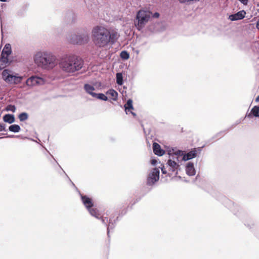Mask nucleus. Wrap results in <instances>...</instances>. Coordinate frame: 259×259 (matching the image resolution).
<instances>
[{"label": "nucleus", "instance_id": "nucleus-1", "mask_svg": "<svg viewBox=\"0 0 259 259\" xmlns=\"http://www.w3.org/2000/svg\"><path fill=\"white\" fill-rule=\"evenodd\" d=\"M34 61L39 67L47 70L53 69L58 63L56 56L49 51L37 52Z\"/></svg>", "mask_w": 259, "mask_h": 259}, {"label": "nucleus", "instance_id": "nucleus-2", "mask_svg": "<svg viewBox=\"0 0 259 259\" xmlns=\"http://www.w3.org/2000/svg\"><path fill=\"white\" fill-rule=\"evenodd\" d=\"M59 65L63 72L72 73L82 68L83 60L75 55H67L61 58Z\"/></svg>", "mask_w": 259, "mask_h": 259}, {"label": "nucleus", "instance_id": "nucleus-3", "mask_svg": "<svg viewBox=\"0 0 259 259\" xmlns=\"http://www.w3.org/2000/svg\"><path fill=\"white\" fill-rule=\"evenodd\" d=\"M108 30L102 26H96L92 30V36L94 43L101 48L109 44Z\"/></svg>", "mask_w": 259, "mask_h": 259}, {"label": "nucleus", "instance_id": "nucleus-4", "mask_svg": "<svg viewBox=\"0 0 259 259\" xmlns=\"http://www.w3.org/2000/svg\"><path fill=\"white\" fill-rule=\"evenodd\" d=\"M152 16V13L149 11L139 10L137 14L135 20V25L138 30H141L149 22Z\"/></svg>", "mask_w": 259, "mask_h": 259}, {"label": "nucleus", "instance_id": "nucleus-5", "mask_svg": "<svg viewBox=\"0 0 259 259\" xmlns=\"http://www.w3.org/2000/svg\"><path fill=\"white\" fill-rule=\"evenodd\" d=\"M2 78L9 84H18L21 82L23 77L9 69H5L2 73Z\"/></svg>", "mask_w": 259, "mask_h": 259}, {"label": "nucleus", "instance_id": "nucleus-6", "mask_svg": "<svg viewBox=\"0 0 259 259\" xmlns=\"http://www.w3.org/2000/svg\"><path fill=\"white\" fill-rule=\"evenodd\" d=\"M80 195L82 203L88 209L90 214L96 218H98L100 215V212L97 208L93 207L94 203L92 199L87 195L82 194H80Z\"/></svg>", "mask_w": 259, "mask_h": 259}, {"label": "nucleus", "instance_id": "nucleus-7", "mask_svg": "<svg viewBox=\"0 0 259 259\" xmlns=\"http://www.w3.org/2000/svg\"><path fill=\"white\" fill-rule=\"evenodd\" d=\"M89 40V32L83 30L81 33L72 34L70 36L69 41L73 44H82L88 42Z\"/></svg>", "mask_w": 259, "mask_h": 259}, {"label": "nucleus", "instance_id": "nucleus-8", "mask_svg": "<svg viewBox=\"0 0 259 259\" xmlns=\"http://www.w3.org/2000/svg\"><path fill=\"white\" fill-rule=\"evenodd\" d=\"M160 171L158 168H153L149 173L147 180V184L149 186L154 185L159 179Z\"/></svg>", "mask_w": 259, "mask_h": 259}, {"label": "nucleus", "instance_id": "nucleus-9", "mask_svg": "<svg viewBox=\"0 0 259 259\" xmlns=\"http://www.w3.org/2000/svg\"><path fill=\"white\" fill-rule=\"evenodd\" d=\"M46 82L45 78L38 76H32L28 78L26 83L28 86L33 87L36 85H42Z\"/></svg>", "mask_w": 259, "mask_h": 259}, {"label": "nucleus", "instance_id": "nucleus-10", "mask_svg": "<svg viewBox=\"0 0 259 259\" xmlns=\"http://www.w3.org/2000/svg\"><path fill=\"white\" fill-rule=\"evenodd\" d=\"M165 165L168 171H176V174H177V170L180 165L175 160H172L171 158L169 159Z\"/></svg>", "mask_w": 259, "mask_h": 259}, {"label": "nucleus", "instance_id": "nucleus-11", "mask_svg": "<svg viewBox=\"0 0 259 259\" xmlns=\"http://www.w3.org/2000/svg\"><path fill=\"white\" fill-rule=\"evenodd\" d=\"M201 148H194L190 152L185 154L182 157V160L184 161H187L192 159L197 156L198 151L200 152Z\"/></svg>", "mask_w": 259, "mask_h": 259}, {"label": "nucleus", "instance_id": "nucleus-12", "mask_svg": "<svg viewBox=\"0 0 259 259\" xmlns=\"http://www.w3.org/2000/svg\"><path fill=\"white\" fill-rule=\"evenodd\" d=\"M245 11L241 10L235 14L230 15L229 17V19L232 21L241 20L245 17Z\"/></svg>", "mask_w": 259, "mask_h": 259}, {"label": "nucleus", "instance_id": "nucleus-13", "mask_svg": "<svg viewBox=\"0 0 259 259\" xmlns=\"http://www.w3.org/2000/svg\"><path fill=\"white\" fill-rule=\"evenodd\" d=\"M108 34L109 44H114L119 37V33L115 31H110L108 30Z\"/></svg>", "mask_w": 259, "mask_h": 259}, {"label": "nucleus", "instance_id": "nucleus-14", "mask_svg": "<svg viewBox=\"0 0 259 259\" xmlns=\"http://www.w3.org/2000/svg\"><path fill=\"white\" fill-rule=\"evenodd\" d=\"M186 172L190 176H194L196 174V170L194 168L193 163L189 162L186 166Z\"/></svg>", "mask_w": 259, "mask_h": 259}, {"label": "nucleus", "instance_id": "nucleus-15", "mask_svg": "<svg viewBox=\"0 0 259 259\" xmlns=\"http://www.w3.org/2000/svg\"><path fill=\"white\" fill-rule=\"evenodd\" d=\"M11 61L8 57L1 56L0 58V70H2L9 66Z\"/></svg>", "mask_w": 259, "mask_h": 259}, {"label": "nucleus", "instance_id": "nucleus-16", "mask_svg": "<svg viewBox=\"0 0 259 259\" xmlns=\"http://www.w3.org/2000/svg\"><path fill=\"white\" fill-rule=\"evenodd\" d=\"M153 150L154 153L159 156H162L165 153L164 151L161 148L160 146L155 142L153 144Z\"/></svg>", "mask_w": 259, "mask_h": 259}, {"label": "nucleus", "instance_id": "nucleus-17", "mask_svg": "<svg viewBox=\"0 0 259 259\" xmlns=\"http://www.w3.org/2000/svg\"><path fill=\"white\" fill-rule=\"evenodd\" d=\"M83 89L85 92L94 97L95 93L94 91L95 90L94 87L90 84L85 83L84 84Z\"/></svg>", "mask_w": 259, "mask_h": 259}, {"label": "nucleus", "instance_id": "nucleus-18", "mask_svg": "<svg viewBox=\"0 0 259 259\" xmlns=\"http://www.w3.org/2000/svg\"><path fill=\"white\" fill-rule=\"evenodd\" d=\"M252 116H254L255 117H259V106H254L251 110L250 112L246 115V117H248L249 118H251Z\"/></svg>", "mask_w": 259, "mask_h": 259}, {"label": "nucleus", "instance_id": "nucleus-19", "mask_svg": "<svg viewBox=\"0 0 259 259\" xmlns=\"http://www.w3.org/2000/svg\"><path fill=\"white\" fill-rule=\"evenodd\" d=\"M11 46L10 44H7L5 46L2 52L1 56L8 57L11 54Z\"/></svg>", "mask_w": 259, "mask_h": 259}, {"label": "nucleus", "instance_id": "nucleus-20", "mask_svg": "<svg viewBox=\"0 0 259 259\" xmlns=\"http://www.w3.org/2000/svg\"><path fill=\"white\" fill-rule=\"evenodd\" d=\"M3 120L5 122L11 124L15 121V117L13 114H6L3 116Z\"/></svg>", "mask_w": 259, "mask_h": 259}, {"label": "nucleus", "instance_id": "nucleus-21", "mask_svg": "<svg viewBox=\"0 0 259 259\" xmlns=\"http://www.w3.org/2000/svg\"><path fill=\"white\" fill-rule=\"evenodd\" d=\"M106 94L111 97H112V99L114 101H116L117 97H118V93L116 91H115L114 90L111 89L108 91L106 93Z\"/></svg>", "mask_w": 259, "mask_h": 259}, {"label": "nucleus", "instance_id": "nucleus-22", "mask_svg": "<svg viewBox=\"0 0 259 259\" xmlns=\"http://www.w3.org/2000/svg\"><path fill=\"white\" fill-rule=\"evenodd\" d=\"M20 130V126L18 124H12L9 127V130L13 133H18Z\"/></svg>", "mask_w": 259, "mask_h": 259}, {"label": "nucleus", "instance_id": "nucleus-23", "mask_svg": "<svg viewBox=\"0 0 259 259\" xmlns=\"http://www.w3.org/2000/svg\"><path fill=\"white\" fill-rule=\"evenodd\" d=\"M125 110L130 111L131 109H133L134 107L133 106V101L132 99H128L125 104L124 105Z\"/></svg>", "mask_w": 259, "mask_h": 259}, {"label": "nucleus", "instance_id": "nucleus-24", "mask_svg": "<svg viewBox=\"0 0 259 259\" xmlns=\"http://www.w3.org/2000/svg\"><path fill=\"white\" fill-rule=\"evenodd\" d=\"M94 98L103 100V101H107L108 100L107 97L103 93H95Z\"/></svg>", "mask_w": 259, "mask_h": 259}, {"label": "nucleus", "instance_id": "nucleus-25", "mask_svg": "<svg viewBox=\"0 0 259 259\" xmlns=\"http://www.w3.org/2000/svg\"><path fill=\"white\" fill-rule=\"evenodd\" d=\"M116 83L118 85L123 84V76L121 73H117L116 75Z\"/></svg>", "mask_w": 259, "mask_h": 259}, {"label": "nucleus", "instance_id": "nucleus-26", "mask_svg": "<svg viewBox=\"0 0 259 259\" xmlns=\"http://www.w3.org/2000/svg\"><path fill=\"white\" fill-rule=\"evenodd\" d=\"M18 118L20 121H24L28 118V115L26 112H22L19 115Z\"/></svg>", "mask_w": 259, "mask_h": 259}, {"label": "nucleus", "instance_id": "nucleus-27", "mask_svg": "<svg viewBox=\"0 0 259 259\" xmlns=\"http://www.w3.org/2000/svg\"><path fill=\"white\" fill-rule=\"evenodd\" d=\"M115 221L113 222L111 219H109V223H108V226H106L107 227V234L109 235V231L110 229H113L115 227Z\"/></svg>", "mask_w": 259, "mask_h": 259}, {"label": "nucleus", "instance_id": "nucleus-28", "mask_svg": "<svg viewBox=\"0 0 259 259\" xmlns=\"http://www.w3.org/2000/svg\"><path fill=\"white\" fill-rule=\"evenodd\" d=\"M120 57L123 59H127L130 57L129 54L125 51H123L120 53Z\"/></svg>", "mask_w": 259, "mask_h": 259}, {"label": "nucleus", "instance_id": "nucleus-29", "mask_svg": "<svg viewBox=\"0 0 259 259\" xmlns=\"http://www.w3.org/2000/svg\"><path fill=\"white\" fill-rule=\"evenodd\" d=\"M100 215L99 216L98 219L101 220L102 223L104 224L106 226H108V223H109V220H108L107 217H100Z\"/></svg>", "mask_w": 259, "mask_h": 259}, {"label": "nucleus", "instance_id": "nucleus-30", "mask_svg": "<svg viewBox=\"0 0 259 259\" xmlns=\"http://www.w3.org/2000/svg\"><path fill=\"white\" fill-rule=\"evenodd\" d=\"M7 111H11L13 112H15L16 111V107L13 105H9L6 108Z\"/></svg>", "mask_w": 259, "mask_h": 259}, {"label": "nucleus", "instance_id": "nucleus-31", "mask_svg": "<svg viewBox=\"0 0 259 259\" xmlns=\"http://www.w3.org/2000/svg\"><path fill=\"white\" fill-rule=\"evenodd\" d=\"M172 155H177L178 156H182L183 157V155H185L184 151L180 150H178L176 151Z\"/></svg>", "mask_w": 259, "mask_h": 259}, {"label": "nucleus", "instance_id": "nucleus-32", "mask_svg": "<svg viewBox=\"0 0 259 259\" xmlns=\"http://www.w3.org/2000/svg\"><path fill=\"white\" fill-rule=\"evenodd\" d=\"M161 171H162V172L163 174H167L168 175H170V173L169 172H168L166 170V169H167V168L166 167V165L165 166H163V167H162L161 168Z\"/></svg>", "mask_w": 259, "mask_h": 259}, {"label": "nucleus", "instance_id": "nucleus-33", "mask_svg": "<svg viewBox=\"0 0 259 259\" xmlns=\"http://www.w3.org/2000/svg\"><path fill=\"white\" fill-rule=\"evenodd\" d=\"M6 131V124L0 123V132Z\"/></svg>", "mask_w": 259, "mask_h": 259}, {"label": "nucleus", "instance_id": "nucleus-34", "mask_svg": "<svg viewBox=\"0 0 259 259\" xmlns=\"http://www.w3.org/2000/svg\"><path fill=\"white\" fill-rule=\"evenodd\" d=\"M170 158L172 159V160H175L177 163H178V161H179V156H178L177 155H174L172 154L170 156Z\"/></svg>", "mask_w": 259, "mask_h": 259}, {"label": "nucleus", "instance_id": "nucleus-35", "mask_svg": "<svg viewBox=\"0 0 259 259\" xmlns=\"http://www.w3.org/2000/svg\"><path fill=\"white\" fill-rule=\"evenodd\" d=\"M179 1L181 3H185V2H191V1L196 2V1H199V0H179Z\"/></svg>", "mask_w": 259, "mask_h": 259}, {"label": "nucleus", "instance_id": "nucleus-36", "mask_svg": "<svg viewBox=\"0 0 259 259\" xmlns=\"http://www.w3.org/2000/svg\"><path fill=\"white\" fill-rule=\"evenodd\" d=\"M152 16L154 18H158L159 16V14L157 12H155L153 14H152Z\"/></svg>", "mask_w": 259, "mask_h": 259}, {"label": "nucleus", "instance_id": "nucleus-37", "mask_svg": "<svg viewBox=\"0 0 259 259\" xmlns=\"http://www.w3.org/2000/svg\"><path fill=\"white\" fill-rule=\"evenodd\" d=\"M148 28L151 32H153L155 31V29L154 28H152L151 27V26H149Z\"/></svg>", "mask_w": 259, "mask_h": 259}, {"label": "nucleus", "instance_id": "nucleus-38", "mask_svg": "<svg viewBox=\"0 0 259 259\" xmlns=\"http://www.w3.org/2000/svg\"><path fill=\"white\" fill-rule=\"evenodd\" d=\"M156 163V160H152V161H151V163L153 164V165H155Z\"/></svg>", "mask_w": 259, "mask_h": 259}, {"label": "nucleus", "instance_id": "nucleus-39", "mask_svg": "<svg viewBox=\"0 0 259 259\" xmlns=\"http://www.w3.org/2000/svg\"><path fill=\"white\" fill-rule=\"evenodd\" d=\"M256 102H259V96L255 99Z\"/></svg>", "mask_w": 259, "mask_h": 259}, {"label": "nucleus", "instance_id": "nucleus-40", "mask_svg": "<svg viewBox=\"0 0 259 259\" xmlns=\"http://www.w3.org/2000/svg\"><path fill=\"white\" fill-rule=\"evenodd\" d=\"M131 113H132L134 116H136V114L134 112H131Z\"/></svg>", "mask_w": 259, "mask_h": 259}, {"label": "nucleus", "instance_id": "nucleus-41", "mask_svg": "<svg viewBox=\"0 0 259 259\" xmlns=\"http://www.w3.org/2000/svg\"><path fill=\"white\" fill-rule=\"evenodd\" d=\"M7 0H0L1 2H6Z\"/></svg>", "mask_w": 259, "mask_h": 259}, {"label": "nucleus", "instance_id": "nucleus-42", "mask_svg": "<svg viewBox=\"0 0 259 259\" xmlns=\"http://www.w3.org/2000/svg\"><path fill=\"white\" fill-rule=\"evenodd\" d=\"M63 172H64V173L65 174V175L66 176V177H67V178H68V176L66 175V174L65 173V171H64L63 170Z\"/></svg>", "mask_w": 259, "mask_h": 259}, {"label": "nucleus", "instance_id": "nucleus-43", "mask_svg": "<svg viewBox=\"0 0 259 259\" xmlns=\"http://www.w3.org/2000/svg\"><path fill=\"white\" fill-rule=\"evenodd\" d=\"M14 135L11 136H8V137H13Z\"/></svg>", "mask_w": 259, "mask_h": 259}, {"label": "nucleus", "instance_id": "nucleus-44", "mask_svg": "<svg viewBox=\"0 0 259 259\" xmlns=\"http://www.w3.org/2000/svg\"><path fill=\"white\" fill-rule=\"evenodd\" d=\"M59 167H60V168H61V169L63 170V169L62 168V167H61V166H60V165H59Z\"/></svg>", "mask_w": 259, "mask_h": 259}, {"label": "nucleus", "instance_id": "nucleus-45", "mask_svg": "<svg viewBox=\"0 0 259 259\" xmlns=\"http://www.w3.org/2000/svg\"><path fill=\"white\" fill-rule=\"evenodd\" d=\"M258 24L259 25V21L258 22Z\"/></svg>", "mask_w": 259, "mask_h": 259}]
</instances>
